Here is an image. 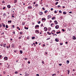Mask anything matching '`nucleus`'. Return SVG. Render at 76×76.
<instances>
[{
    "label": "nucleus",
    "instance_id": "obj_1",
    "mask_svg": "<svg viewBox=\"0 0 76 76\" xmlns=\"http://www.w3.org/2000/svg\"><path fill=\"white\" fill-rule=\"evenodd\" d=\"M51 16L50 15H49L48 16H47V18H48V19H49L50 18H51Z\"/></svg>",
    "mask_w": 76,
    "mask_h": 76
},
{
    "label": "nucleus",
    "instance_id": "obj_2",
    "mask_svg": "<svg viewBox=\"0 0 76 76\" xmlns=\"http://www.w3.org/2000/svg\"><path fill=\"white\" fill-rule=\"evenodd\" d=\"M55 28L56 29H58L59 28V26L58 25H57L56 26Z\"/></svg>",
    "mask_w": 76,
    "mask_h": 76
},
{
    "label": "nucleus",
    "instance_id": "obj_3",
    "mask_svg": "<svg viewBox=\"0 0 76 76\" xmlns=\"http://www.w3.org/2000/svg\"><path fill=\"white\" fill-rule=\"evenodd\" d=\"M36 34H39V31L37 30H36L35 31Z\"/></svg>",
    "mask_w": 76,
    "mask_h": 76
},
{
    "label": "nucleus",
    "instance_id": "obj_4",
    "mask_svg": "<svg viewBox=\"0 0 76 76\" xmlns=\"http://www.w3.org/2000/svg\"><path fill=\"white\" fill-rule=\"evenodd\" d=\"M76 39V38L75 37V36H73L72 37V39L75 40V39Z\"/></svg>",
    "mask_w": 76,
    "mask_h": 76
},
{
    "label": "nucleus",
    "instance_id": "obj_5",
    "mask_svg": "<svg viewBox=\"0 0 76 76\" xmlns=\"http://www.w3.org/2000/svg\"><path fill=\"white\" fill-rule=\"evenodd\" d=\"M54 22L55 24V25H57V23H58L57 22V20H55Z\"/></svg>",
    "mask_w": 76,
    "mask_h": 76
},
{
    "label": "nucleus",
    "instance_id": "obj_6",
    "mask_svg": "<svg viewBox=\"0 0 76 76\" xmlns=\"http://www.w3.org/2000/svg\"><path fill=\"white\" fill-rule=\"evenodd\" d=\"M43 13L42 12H39V15H42Z\"/></svg>",
    "mask_w": 76,
    "mask_h": 76
},
{
    "label": "nucleus",
    "instance_id": "obj_7",
    "mask_svg": "<svg viewBox=\"0 0 76 76\" xmlns=\"http://www.w3.org/2000/svg\"><path fill=\"white\" fill-rule=\"evenodd\" d=\"M39 25H36L35 26V28H39Z\"/></svg>",
    "mask_w": 76,
    "mask_h": 76
},
{
    "label": "nucleus",
    "instance_id": "obj_8",
    "mask_svg": "<svg viewBox=\"0 0 76 76\" xmlns=\"http://www.w3.org/2000/svg\"><path fill=\"white\" fill-rule=\"evenodd\" d=\"M4 60H7V57H5L4 58Z\"/></svg>",
    "mask_w": 76,
    "mask_h": 76
},
{
    "label": "nucleus",
    "instance_id": "obj_9",
    "mask_svg": "<svg viewBox=\"0 0 76 76\" xmlns=\"http://www.w3.org/2000/svg\"><path fill=\"white\" fill-rule=\"evenodd\" d=\"M7 7L8 8V9H10V8L11 6L10 5H8L7 6Z\"/></svg>",
    "mask_w": 76,
    "mask_h": 76
},
{
    "label": "nucleus",
    "instance_id": "obj_10",
    "mask_svg": "<svg viewBox=\"0 0 76 76\" xmlns=\"http://www.w3.org/2000/svg\"><path fill=\"white\" fill-rule=\"evenodd\" d=\"M55 41L56 42H58V41H59V40H58V39H55Z\"/></svg>",
    "mask_w": 76,
    "mask_h": 76
},
{
    "label": "nucleus",
    "instance_id": "obj_11",
    "mask_svg": "<svg viewBox=\"0 0 76 76\" xmlns=\"http://www.w3.org/2000/svg\"><path fill=\"white\" fill-rule=\"evenodd\" d=\"M2 25L3 27H5V25H4V23H2Z\"/></svg>",
    "mask_w": 76,
    "mask_h": 76
},
{
    "label": "nucleus",
    "instance_id": "obj_12",
    "mask_svg": "<svg viewBox=\"0 0 76 76\" xmlns=\"http://www.w3.org/2000/svg\"><path fill=\"white\" fill-rule=\"evenodd\" d=\"M32 7L31 6L28 7V9H32Z\"/></svg>",
    "mask_w": 76,
    "mask_h": 76
},
{
    "label": "nucleus",
    "instance_id": "obj_13",
    "mask_svg": "<svg viewBox=\"0 0 76 76\" xmlns=\"http://www.w3.org/2000/svg\"><path fill=\"white\" fill-rule=\"evenodd\" d=\"M55 18H56V17H54L52 18V20H54V19H55Z\"/></svg>",
    "mask_w": 76,
    "mask_h": 76
},
{
    "label": "nucleus",
    "instance_id": "obj_14",
    "mask_svg": "<svg viewBox=\"0 0 76 76\" xmlns=\"http://www.w3.org/2000/svg\"><path fill=\"white\" fill-rule=\"evenodd\" d=\"M20 53L22 54V53H23V51H22V50H20Z\"/></svg>",
    "mask_w": 76,
    "mask_h": 76
},
{
    "label": "nucleus",
    "instance_id": "obj_15",
    "mask_svg": "<svg viewBox=\"0 0 76 76\" xmlns=\"http://www.w3.org/2000/svg\"><path fill=\"white\" fill-rule=\"evenodd\" d=\"M8 23H12V21L11 20H9L8 21Z\"/></svg>",
    "mask_w": 76,
    "mask_h": 76
},
{
    "label": "nucleus",
    "instance_id": "obj_16",
    "mask_svg": "<svg viewBox=\"0 0 76 76\" xmlns=\"http://www.w3.org/2000/svg\"><path fill=\"white\" fill-rule=\"evenodd\" d=\"M6 44H4V46H3V47H6Z\"/></svg>",
    "mask_w": 76,
    "mask_h": 76
},
{
    "label": "nucleus",
    "instance_id": "obj_17",
    "mask_svg": "<svg viewBox=\"0 0 76 76\" xmlns=\"http://www.w3.org/2000/svg\"><path fill=\"white\" fill-rule=\"evenodd\" d=\"M66 63L67 64H69V60L67 61Z\"/></svg>",
    "mask_w": 76,
    "mask_h": 76
},
{
    "label": "nucleus",
    "instance_id": "obj_18",
    "mask_svg": "<svg viewBox=\"0 0 76 76\" xmlns=\"http://www.w3.org/2000/svg\"><path fill=\"white\" fill-rule=\"evenodd\" d=\"M63 13L64 15H66V12H63Z\"/></svg>",
    "mask_w": 76,
    "mask_h": 76
},
{
    "label": "nucleus",
    "instance_id": "obj_19",
    "mask_svg": "<svg viewBox=\"0 0 76 76\" xmlns=\"http://www.w3.org/2000/svg\"><path fill=\"white\" fill-rule=\"evenodd\" d=\"M25 23L23 22L22 24V25H25Z\"/></svg>",
    "mask_w": 76,
    "mask_h": 76
},
{
    "label": "nucleus",
    "instance_id": "obj_20",
    "mask_svg": "<svg viewBox=\"0 0 76 76\" xmlns=\"http://www.w3.org/2000/svg\"><path fill=\"white\" fill-rule=\"evenodd\" d=\"M56 76V74H53L52 76Z\"/></svg>",
    "mask_w": 76,
    "mask_h": 76
},
{
    "label": "nucleus",
    "instance_id": "obj_21",
    "mask_svg": "<svg viewBox=\"0 0 76 76\" xmlns=\"http://www.w3.org/2000/svg\"><path fill=\"white\" fill-rule=\"evenodd\" d=\"M14 3H16L17 2V0H14Z\"/></svg>",
    "mask_w": 76,
    "mask_h": 76
},
{
    "label": "nucleus",
    "instance_id": "obj_22",
    "mask_svg": "<svg viewBox=\"0 0 76 76\" xmlns=\"http://www.w3.org/2000/svg\"><path fill=\"white\" fill-rule=\"evenodd\" d=\"M59 12L60 13H62V12H61V10H59Z\"/></svg>",
    "mask_w": 76,
    "mask_h": 76
},
{
    "label": "nucleus",
    "instance_id": "obj_23",
    "mask_svg": "<svg viewBox=\"0 0 76 76\" xmlns=\"http://www.w3.org/2000/svg\"><path fill=\"white\" fill-rule=\"evenodd\" d=\"M42 20H46V19H45V18H42Z\"/></svg>",
    "mask_w": 76,
    "mask_h": 76
},
{
    "label": "nucleus",
    "instance_id": "obj_24",
    "mask_svg": "<svg viewBox=\"0 0 76 76\" xmlns=\"http://www.w3.org/2000/svg\"><path fill=\"white\" fill-rule=\"evenodd\" d=\"M8 25H6V28H8Z\"/></svg>",
    "mask_w": 76,
    "mask_h": 76
},
{
    "label": "nucleus",
    "instance_id": "obj_25",
    "mask_svg": "<svg viewBox=\"0 0 76 76\" xmlns=\"http://www.w3.org/2000/svg\"><path fill=\"white\" fill-rule=\"evenodd\" d=\"M53 23H51V24L50 25H51V26L52 27H53Z\"/></svg>",
    "mask_w": 76,
    "mask_h": 76
},
{
    "label": "nucleus",
    "instance_id": "obj_26",
    "mask_svg": "<svg viewBox=\"0 0 76 76\" xmlns=\"http://www.w3.org/2000/svg\"><path fill=\"white\" fill-rule=\"evenodd\" d=\"M68 74H69V73H70V72H70V70H68Z\"/></svg>",
    "mask_w": 76,
    "mask_h": 76
},
{
    "label": "nucleus",
    "instance_id": "obj_27",
    "mask_svg": "<svg viewBox=\"0 0 76 76\" xmlns=\"http://www.w3.org/2000/svg\"><path fill=\"white\" fill-rule=\"evenodd\" d=\"M35 6H36V7H38V4H36L35 5Z\"/></svg>",
    "mask_w": 76,
    "mask_h": 76
},
{
    "label": "nucleus",
    "instance_id": "obj_28",
    "mask_svg": "<svg viewBox=\"0 0 76 76\" xmlns=\"http://www.w3.org/2000/svg\"><path fill=\"white\" fill-rule=\"evenodd\" d=\"M47 34H48V35H51V33H49V32H47Z\"/></svg>",
    "mask_w": 76,
    "mask_h": 76
},
{
    "label": "nucleus",
    "instance_id": "obj_29",
    "mask_svg": "<svg viewBox=\"0 0 76 76\" xmlns=\"http://www.w3.org/2000/svg\"><path fill=\"white\" fill-rule=\"evenodd\" d=\"M47 12H48L47 10H46L44 12L45 13H47Z\"/></svg>",
    "mask_w": 76,
    "mask_h": 76
},
{
    "label": "nucleus",
    "instance_id": "obj_30",
    "mask_svg": "<svg viewBox=\"0 0 76 76\" xmlns=\"http://www.w3.org/2000/svg\"><path fill=\"white\" fill-rule=\"evenodd\" d=\"M41 23V21H39L38 22V24H39V23Z\"/></svg>",
    "mask_w": 76,
    "mask_h": 76
},
{
    "label": "nucleus",
    "instance_id": "obj_31",
    "mask_svg": "<svg viewBox=\"0 0 76 76\" xmlns=\"http://www.w3.org/2000/svg\"><path fill=\"white\" fill-rule=\"evenodd\" d=\"M35 39V37H32V39Z\"/></svg>",
    "mask_w": 76,
    "mask_h": 76
},
{
    "label": "nucleus",
    "instance_id": "obj_32",
    "mask_svg": "<svg viewBox=\"0 0 76 76\" xmlns=\"http://www.w3.org/2000/svg\"><path fill=\"white\" fill-rule=\"evenodd\" d=\"M60 31H59L58 32H56V33L57 34H60Z\"/></svg>",
    "mask_w": 76,
    "mask_h": 76
},
{
    "label": "nucleus",
    "instance_id": "obj_33",
    "mask_svg": "<svg viewBox=\"0 0 76 76\" xmlns=\"http://www.w3.org/2000/svg\"><path fill=\"white\" fill-rule=\"evenodd\" d=\"M54 13H57V11L55 10V11H54Z\"/></svg>",
    "mask_w": 76,
    "mask_h": 76
},
{
    "label": "nucleus",
    "instance_id": "obj_34",
    "mask_svg": "<svg viewBox=\"0 0 76 76\" xmlns=\"http://www.w3.org/2000/svg\"><path fill=\"white\" fill-rule=\"evenodd\" d=\"M60 45H63V43H60Z\"/></svg>",
    "mask_w": 76,
    "mask_h": 76
},
{
    "label": "nucleus",
    "instance_id": "obj_35",
    "mask_svg": "<svg viewBox=\"0 0 76 76\" xmlns=\"http://www.w3.org/2000/svg\"><path fill=\"white\" fill-rule=\"evenodd\" d=\"M58 2H57L55 4L56 5H57V4H58Z\"/></svg>",
    "mask_w": 76,
    "mask_h": 76
},
{
    "label": "nucleus",
    "instance_id": "obj_36",
    "mask_svg": "<svg viewBox=\"0 0 76 76\" xmlns=\"http://www.w3.org/2000/svg\"><path fill=\"white\" fill-rule=\"evenodd\" d=\"M12 47H14V44H12Z\"/></svg>",
    "mask_w": 76,
    "mask_h": 76
},
{
    "label": "nucleus",
    "instance_id": "obj_37",
    "mask_svg": "<svg viewBox=\"0 0 76 76\" xmlns=\"http://www.w3.org/2000/svg\"><path fill=\"white\" fill-rule=\"evenodd\" d=\"M61 6L60 5H58L57 7H60Z\"/></svg>",
    "mask_w": 76,
    "mask_h": 76
},
{
    "label": "nucleus",
    "instance_id": "obj_38",
    "mask_svg": "<svg viewBox=\"0 0 76 76\" xmlns=\"http://www.w3.org/2000/svg\"><path fill=\"white\" fill-rule=\"evenodd\" d=\"M1 57H2V56L0 55V58H1Z\"/></svg>",
    "mask_w": 76,
    "mask_h": 76
},
{
    "label": "nucleus",
    "instance_id": "obj_39",
    "mask_svg": "<svg viewBox=\"0 0 76 76\" xmlns=\"http://www.w3.org/2000/svg\"><path fill=\"white\" fill-rule=\"evenodd\" d=\"M50 39V38H48L47 39H46V40H48V39Z\"/></svg>",
    "mask_w": 76,
    "mask_h": 76
},
{
    "label": "nucleus",
    "instance_id": "obj_40",
    "mask_svg": "<svg viewBox=\"0 0 76 76\" xmlns=\"http://www.w3.org/2000/svg\"><path fill=\"white\" fill-rule=\"evenodd\" d=\"M62 31H63V32H64V29H62Z\"/></svg>",
    "mask_w": 76,
    "mask_h": 76
},
{
    "label": "nucleus",
    "instance_id": "obj_41",
    "mask_svg": "<svg viewBox=\"0 0 76 76\" xmlns=\"http://www.w3.org/2000/svg\"><path fill=\"white\" fill-rule=\"evenodd\" d=\"M15 74H18V72H15Z\"/></svg>",
    "mask_w": 76,
    "mask_h": 76
},
{
    "label": "nucleus",
    "instance_id": "obj_42",
    "mask_svg": "<svg viewBox=\"0 0 76 76\" xmlns=\"http://www.w3.org/2000/svg\"><path fill=\"white\" fill-rule=\"evenodd\" d=\"M50 10H51V11H53V8H51Z\"/></svg>",
    "mask_w": 76,
    "mask_h": 76
},
{
    "label": "nucleus",
    "instance_id": "obj_43",
    "mask_svg": "<svg viewBox=\"0 0 76 76\" xmlns=\"http://www.w3.org/2000/svg\"><path fill=\"white\" fill-rule=\"evenodd\" d=\"M20 34H21V35H22V32H20Z\"/></svg>",
    "mask_w": 76,
    "mask_h": 76
},
{
    "label": "nucleus",
    "instance_id": "obj_44",
    "mask_svg": "<svg viewBox=\"0 0 76 76\" xmlns=\"http://www.w3.org/2000/svg\"><path fill=\"white\" fill-rule=\"evenodd\" d=\"M25 60H28V58H25Z\"/></svg>",
    "mask_w": 76,
    "mask_h": 76
},
{
    "label": "nucleus",
    "instance_id": "obj_45",
    "mask_svg": "<svg viewBox=\"0 0 76 76\" xmlns=\"http://www.w3.org/2000/svg\"><path fill=\"white\" fill-rule=\"evenodd\" d=\"M12 26V28H15V26L14 25H13V26Z\"/></svg>",
    "mask_w": 76,
    "mask_h": 76
},
{
    "label": "nucleus",
    "instance_id": "obj_46",
    "mask_svg": "<svg viewBox=\"0 0 76 76\" xmlns=\"http://www.w3.org/2000/svg\"><path fill=\"white\" fill-rule=\"evenodd\" d=\"M59 66H61V65H62V64H59Z\"/></svg>",
    "mask_w": 76,
    "mask_h": 76
},
{
    "label": "nucleus",
    "instance_id": "obj_47",
    "mask_svg": "<svg viewBox=\"0 0 76 76\" xmlns=\"http://www.w3.org/2000/svg\"><path fill=\"white\" fill-rule=\"evenodd\" d=\"M2 3H5V2H4V1H2Z\"/></svg>",
    "mask_w": 76,
    "mask_h": 76
},
{
    "label": "nucleus",
    "instance_id": "obj_48",
    "mask_svg": "<svg viewBox=\"0 0 76 76\" xmlns=\"http://www.w3.org/2000/svg\"><path fill=\"white\" fill-rule=\"evenodd\" d=\"M47 29V27H44V29Z\"/></svg>",
    "mask_w": 76,
    "mask_h": 76
},
{
    "label": "nucleus",
    "instance_id": "obj_49",
    "mask_svg": "<svg viewBox=\"0 0 76 76\" xmlns=\"http://www.w3.org/2000/svg\"><path fill=\"white\" fill-rule=\"evenodd\" d=\"M37 76H39V75L38 74H37Z\"/></svg>",
    "mask_w": 76,
    "mask_h": 76
},
{
    "label": "nucleus",
    "instance_id": "obj_50",
    "mask_svg": "<svg viewBox=\"0 0 76 76\" xmlns=\"http://www.w3.org/2000/svg\"><path fill=\"white\" fill-rule=\"evenodd\" d=\"M42 63L43 64H44V61H42Z\"/></svg>",
    "mask_w": 76,
    "mask_h": 76
},
{
    "label": "nucleus",
    "instance_id": "obj_51",
    "mask_svg": "<svg viewBox=\"0 0 76 76\" xmlns=\"http://www.w3.org/2000/svg\"><path fill=\"white\" fill-rule=\"evenodd\" d=\"M3 15L4 16H5V15H6V13H4Z\"/></svg>",
    "mask_w": 76,
    "mask_h": 76
},
{
    "label": "nucleus",
    "instance_id": "obj_52",
    "mask_svg": "<svg viewBox=\"0 0 76 76\" xmlns=\"http://www.w3.org/2000/svg\"><path fill=\"white\" fill-rule=\"evenodd\" d=\"M30 61H28V64H30Z\"/></svg>",
    "mask_w": 76,
    "mask_h": 76
},
{
    "label": "nucleus",
    "instance_id": "obj_53",
    "mask_svg": "<svg viewBox=\"0 0 76 76\" xmlns=\"http://www.w3.org/2000/svg\"><path fill=\"white\" fill-rule=\"evenodd\" d=\"M35 44H38V42H35Z\"/></svg>",
    "mask_w": 76,
    "mask_h": 76
},
{
    "label": "nucleus",
    "instance_id": "obj_54",
    "mask_svg": "<svg viewBox=\"0 0 76 76\" xmlns=\"http://www.w3.org/2000/svg\"><path fill=\"white\" fill-rule=\"evenodd\" d=\"M28 76V74H26V75H25V76Z\"/></svg>",
    "mask_w": 76,
    "mask_h": 76
},
{
    "label": "nucleus",
    "instance_id": "obj_55",
    "mask_svg": "<svg viewBox=\"0 0 76 76\" xmlns=\"http://www.w3.org/2000/svg\"><path fill=\"white\" fill-rule=\"evenodd\" d=\"M42 9H43V10H45L44 8H42Z\"/></svg>",
    "mask_w": 76,
    "mask_h": 76
},
{
    "label": "nucleus",
    "instance_id": "obj_56",
    "mask_svg": "<svg viewBox=\"0 0 76 76\" xmlns=\"http://www.w3.org/2000/svg\"><path fill=\"white\" fill-rule=\"evenodd\" d=\"M68 42H65V44H68Z\"/></svg>",
    "mask_w": 76,
    "mask_h": 76
},
{
    "label": "nucleus",
    "instance_id": "obj_57",
    "mask_svg": "<svg viewBox=\"0 0 76 76\" xmlns=\"http://www.w3.org/2000/svg\"><path fill=\"white\" fill-rule=\"evenodd\" d=\"M13 34H15V31L13 32Z\"/></svg>",
    "mask_w": 76,
    "mask_h": 76
},
{
    "label": "nucleus",
    "instance_id": "obj_58",
    "mask_svg": "<svg viewBox=\"0 0 76 76\" xmlns=\"http://www.w3.org/2000/svg\"><path fill=\"white\" fill-rule=\"evenodd\" d=\"M5 8H6V7H4V8H3V9H5Z\"/></svg>",
    "mask_w": 76,
    "mask_h": 76
},
{
    "label": "nucleus",
    "instance_id": "obj_59",
    "mask_svg": "<svg viewBox=\"0 0 76 76\" xmlns=\"http://www.w3.org/2000/svg\"><path fill=\"white\" fill-rule=\"evenodd\" d=\"M41 26H43V24H42L41 25Z\"/></svg>",
    "mask_w": 76,
    "mask_h": 76
},
{
    "label": "nucleus",
    "instance_id": "obj_60",
    "mask_svg": "<svg viewBox=\"0 0 76 76\" xmlns=\"http://www.w3.org/2000/svg\"><path fill=\"white\" fill-rule=\"evenodd\" d=\"M69 13H72V11L69 12Z\"/></svg>",
    "mask_w": 76,
    "mask_h": 76
},
{
    "label": "nucleus",
    "instance_id": "obj_61",
    "mask_svg": "<svg viewBox=\"0 0 76 76\" xmlns=\"http://www.w3.org/2000/svg\"><path fill=\"white\" fill-rule=\"evenodd\" d=\"M62 7H63V8H65V7L63 6Z\"/></svg>",
    "mask_w": 76,
    "mask_h": 76
},
{
    "label": "nucleus",
    "instance_id": "obj_62",
    "mask_svg": "<svg viewBox=\"0 0 76 76\" xmlns=\"http://www.w3.org/2000/svg\"><path fill=\"white\" fill-rule=\"evenodd\" d=\"M53 32H55L56 31H55V30H53Z\"/></svg>",
    "mask_w": 76,
    "mask_h": 76
},
{
    "label": "nucleus",
    "instance_id": "obj_63",
    "mask_svg": "<svg viewBox=\"0 0 76 76\" xmlns=\"http://www.w3.org/2000/svg\"><path fill=\"white\" fill-rule=\"evenodd\" d=\"M24 28H25V29H26V27H24Z\"/></svg>",
    "mask_w": 76,
    "mask_h": 76
},
{
    "label": "nucleus",
    "instance_id": "obj_64",
    "mask_svg": "<svg viewBox=\"0 0 76 76\" xmlns=\"http://www.w3.org/2000/svg\"><path fill=\"white\" fill-rule=\"evenodd\" d=\"M52 22V21H51V20H50V22L51 23Z\"/></svg>",
    "mask_w": 76,
    "mask_h": 76
}]
</instances>
